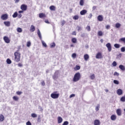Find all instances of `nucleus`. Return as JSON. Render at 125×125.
<instances>
[{"label":"nucleus","instance_id":"obj_61","mask_svg":"<svg viewBox=\"0 0 125 125\" xmlns=\"http://www.w3.org/2000/svg\"><path fill=\"white\" fill-rule=\"evenodd\" d=\"M53 79H54V80H55V79H57V76H56V75L53 76Z\"/></svg>","mask_w":125,"mask_h":125},{"label":"nucleus","instance_id":"obj_31","mask_svg":"<svg viewBox=\"0 0 125 125\" xmlns=\"http://www.w3.org/2000/svg\"><path fill=\"white\" fill-rule=\"evenodd\" d=\"M6 62L7 64H11V63H12V62H11V60L9 59H7L6 60Z\"/></svg>","mask_w":125,"mask_h":125},{"label":"nucleus","instance_id":"obj_39","mask_svg":"<svg viewBox=\"0 0 125 125\" xmlns=\"http://www.w3.org/2000/svg\"><path fill=\"white\" fill-rule=\"evenodd\" d=\"M98 36H103V33L102 32V31H100L98 32Z\"/></svg>","mask_w":125,"mask_h":125},{"label":"nucleus","instance_id":"obj_42","mask_svg":"<svg viewBox=\"0 0 125 125\" xmlns=\"http://www.w3.org/2000/svg\"><path fill=\"white\" fill-rule=\"evenodd\" d=\"M113 83L115 84H119V83H120L119 82V81H118V80H114Z\"/></svg>","mask_w":125,"mask_h":125},{"label":"nucleus","instance_id":"obj_59","mask_svg":"<svg viewBox=\"0 0 125 125\" xmlns=\"http://www.w3.org/2000/svg\"><path fill=\"white\" fill-rule=\"evenodd\" d=\"M105 28L106 29H110V25H107L106 26H105Z\"/></svg>","mask_w":125,"mask_h":125},{"label":"nucleus","instance_id":"obj_32","mask_svg":"<svg viewBox=\"0 0 125 125\" xmlns=\"http://www.w3.org/2000/svg\"><path fill=\"white\" fill-rule=\"evenodd\" d=\"M17 30L18 33H22V28L18 27Z\"/></svg>","mask_w":125,"mask_h":125},{"label":"nucleus","instance_id":"obj_13","mask_svg":"<svg viewBox=\"0 0 125 125\" xmlns=\"http://www.w3.org/2000/svg\"><path fill=\"white\" fill-rule=\"evenodd\" d=\"M46 17V15L45 14H43L42 13L39 14V18H45Z\"/></svg>","mask_w":125,"mask_h":125},{"label":"nucleus","instance_id":"obj_51","mask_svg":"<svg viewBox=\"0 0 125 125\" xmlns=\"http://www.w3.org/2000/svg\"><path fill=\"white\" fill-rule=\"evenodd\" d=\"M41 84L42 86H44V85H45V82H44V81H42L41 82Z\"/></svg>","mask_w":125,"mask_h":125},{"label":"nucleus","instance_id":"obj_57","mask_svg":"<svg viewBox=\"0 0 125 125\" xmlns=\"http://www.w3.org/2000/svg\"><path fill=\"white\" fill-rule=\"evenodd\" d=\"M18 65L19 67H22L23 66V64H22V63H18Z\"/></svg>","mask_w":125,"mask_h":125},{"label":"nucleus","instance_id":"obj_47","mask_svg":"<svg viewBox=\"0 0 125 125\" xmlns=\"http://www.w3.org/2000/svg\"><path fill=\"white\" fill-rule=\"evenodd\" d=\"M121 50L122 52H125V47H122L121 48Z\"/></svg>","mask_w":125,"mask_h":125},{"label":"nucleus","instance_id":"obj_33","mask_svg":"<svg viewBox=\"0 0 125 125\" xmlns=\"http://www.w3.org/2000/svg\"><path fill=\"white\" fill-rule=\"evenodd\" d=\"M31 117L32 118H37L38 115L36 113H32L31 114Z\"/></svg>","mask_w":125,"mask_h":125},{"label":"nucleus","instance_id":"obj_50","mask_svg":"<svg viewBox=\"0 0 125 125\" xmlns=\"http://www.w3.org/2000/svg\"><path fill=\"white\" fill-rule=\"evenodd\" d=\"M16 93H17V94L18 95H20L22 94V92H21V91H17L16 92Z\"/></svg>","mask_w":125,"mask_h":125},{"label":"nucleus","instance_id":"obj_55","mask_svg":"<svg viewBox=\"0 0 125 125\" xmlns=\"http://www.w3.org/2000/svg\"><path fill=\"white\" fill-rule=\"evenodd\" d=\"M42 45H43V46H44L45 47H46L47 46V45H46V43H45V42H42Z\"/></svg>","mask_w":125,"mask_h":125},{"label":"nucleus","instance_id":"obj_4","mask_svg":"<svg viewBox=\"0 0 125 125\" xmlns=\"http://www.w3.org/2000/svg\"><path fill=\"white\" fill-rule=\"evenodd\" d=\"M28 8V6L26 4H21V9L23 11H26Z\"/></svg>","mask_w":125,"mask_h":125},{"label":"nucleus","instance_id":"obj_22","mask_svg":"<svg viewBox=\"0 0 125 125\" xmlns=\"http://www.w3.org/2000/svg\"><path fill=\"white\" fill-rule=\"evenodd\" d=\"M4 121V116L2 114L0 115V122H3Z\"/></svg>","mask_w":125,"mask_h":125},{"label":"nucleus","instance_id":"obj_48","mask_svg":"<svg viewBox=\"0 0 125 125\" xmlns=\"http://www.w3.org/2000/svg\"><path fill=\"white\" fill-rule=\"evenodd\" d=\"M112 65L113 66H114V67H116V66H117V62H113L112 63Z\"/></svg>","mask_w":125,"mask_h":125},{"label":"nucleus","instance_id":"obj_12","mask_svg":"<svg viewBox=\"0 0 125 125\" xmlns=\"http://www.w3.org/2000/svg\"><path fill=\"white\" fill-rule=\"evenodd\" d=\"M117 93L118 95H122V94H123V90L121 89H118L117 90Z\"/></svg>","mask_w":125,"mask_h":125},{"label":"nucleus","instance_id":"obj_20","mask_svg":"<svg viewBox=\"0 0 125 125\" xmlns=\"http://www.w3.org/2000/svg\"><path fill=\"white\" fill-rule=\"evenodd\" d=\"M35 28L34 26L33 25H31L30 28V32H35Z\"/></svg>","mask_w":125,"mask_h":125},{"label":"nucleus","instance_id":"obj_60","mask_svg":"<svg viewBox=\"0 0 125 125\" xmlns=\"http://www.w3.org/2000/svg\"><path fill=\"white\" fill-rule=\"evenodd\" d=\"M114 76H119V74L117 72H115L114 73Z\"/></svg>","mask_w":125,"mask_h":125},{"label":"nucleus","instance_id":"obj_5","mask_svg":"<svg viewBox=\"0 0 125 125\" xmlns=\"http://www.w3.org/2000/svg\"><path fill=\"white\" fill-rule=\"evenodd\" d=\"M3 40L6 43H9L10 42V39L8 38V37L4 36L3 37Z\"/></svg>","mask_w":125,"mask_h":125},{"label":"nucleus","instance_id":"obj_63","mask_svg":"<svg viewBox=\"0 0 125 125\" xmlns=\"http://www.w3.org/2000/svg\"><path fill=\"white\" fill-rule=\"evenodd\" d=\"M19 1H20V0H15V2L16 3L19 2Z\"/></svg>","mask_w":125,"mask_h":125},{"label":"nucleus","instance_id":"obj_49","mask_svg":"<svg viewBox=\"0 0 125 125\" xmlns=\"http://www.w3.org/2000/svg\"><path fill=\"white\" fill-rule=\"evenodd\" d=\"M65 21L64 20L62 21H61L62 26H64V25H65Z\"/></svg>","mask_w":125,"mask_h":125},{"label":"nucleus","instance_id":"obj_44","mask_svg":"<svg viewBox=\"0 0 125 125\" xmlns=\"http://www.w3.org/2000/svg\"><path fill=\"white\" fill-rule=\"evenodd\" d=\"M55 45H56L55 43L53 42L52 44H51L50 47L51 48L55 47Z\"/></svg>","mask_w":125,"mask_h":125},{"label":"nucleus","instance_id":"obj_41","mask_svg":"<svg viewBox=\"0 0 125 125\" xmlns=\"http://www.w3.org/2000/svg\"><path fill=\"white\" fill-rule=\"evenodd\" d=\"M26 46L28 47H29V46H31V42L30 41L27 42V44H26Z\"/></svg>","mask_w":125,"mask_h":125},{"label":"nucleus","instance_id":"obj_16","mask_svg":"<svg viewBox=\"0 0 125 125\" xmlns=\"http://www.w3.org/2000/svg\"><path fill=\"white\" fill-rule=\"evenodd\" d=\"M110 119L111 121H116L117 120V116L115 115H112L110 117Z\"/></svg>","mask_w":125,"mask_h":125},{"label":"nucleus","instance_id":"obj_3","mask_svg":"<svg viewBox=\"0 0 125 125\" xmlns=\"http://www.w3.org/2000/svg\"><path fill=\"white\" fill-rule=\"evenodd\" d=\"M56 93H57V92H54V93H52L51 94V98H53V99H57L59 97V94Z\"/></svg>","mask_w":125,"mask_h":125},{"label":"nucleus","instance_id":"obj_30","mask_svg":"<svg viewBox=\"0 0 125 125\" xmlns=\"http://www.w3.org/2000/svg\"><path fill=\"white\" fill-rule=\"evenodd\" d=\"M120 46L119 44L116 43L114 44V47H115V48H120Z\"/></svg>","mask_w":125,"mask_h":125},{"label":"nucleus","instance_id":"obj_6","mask_svg":"<svg viewBox=\"0 0 125 125\" xmlns=\"http://www.w3.org/2000/svg\"><path fill=\"white\" fill-rule=\"evenodd\" d=\"M1 19H2V20H7V19H8V15L7 14L2 15Z\"/></svg>","mask_w":125,"mask_h":125},{"label":"nucleus","instance_id":"obj_1","mask_svg":"<svg viewBox=\"0 0 125 125\" xmlns=\"http://www.w3.org/2000/svg\"><path fill=\"white\" fill-rule=\"evenodd\" d=\"M14 55L15 56L14 59V61L16 62H19V61H20V59H21V54L17 51L14 53Z\"/></svg>","mask_w":125,"mask_h":125},{"label":"nucleus","instance_id":"obj_2","mask_svg":"<svg viewBox=\"0 0 125 125\" xmlns=\"http://www.w3.org/2000/svg\"><path fill=\"white\" fill-rule=\"evenodd\" d=\"M81 79V73L80 72L76 73L73 78V82L76 83L79 82Z\"/></svg>","mask_w":125,"mask_h":125},{"label":"nucleus","instance_id":"obj_17","mask_svg":"<svg viewBox=\"0 0 125 125\" xmlns=\"http://www.w3.org/2000/svg\"><path fill=\"white\" fill-rule=\"evenodd\" d=\"M87 12V11L86 10H83L80 12L81 15H85Z\"/></svg>","mask_w":125,"mask_h":125},{"label":"nucleus","instance_id":"obj_23","mask_svg":"<svg viewBox=\"0 0 125 125\" xmlns=\"http://www.w3.org/2000/svg\"><path fill=\"white\" fill-rule=\"evenodd\" d=\"M71 42H73V43H77V38H73L71 39Z\"/></svg>","mask_w":125,"mask_h":125},{"label":"nucleus","instance_id":"obj_15","mask_svg":"<svg viewBox=\"0 0 125 125\" xmlns=\"http://www.w3.org/2000/svg\"><path fill=\"white\" fill-rule=\"evenodd\" d=\"M63 122V119H62V117L59 116L58 117V124H61Z\"/></svg>","mask_w":125,"mask_h":125},{"label":"nucleus","instance_id":"obj_24","mask_svg":"<svg viewBox=\"0 0 125 125\" xmlns=\"http://www.w3.org/2000/svg\"><path fill=\"white\" fill-rule=\"evenodd\" d=\"M119 42H124V43H125V38H122L120 39Z\"/></svg>","mask_w":125,"mask_h":125},{"label":"nucleus","instance_id":"obj_56","mask_svg":"<svg viewBox=\"0 0 125 125\" xmlns=\"http://www.w3.org/2000/svg\"><path fill=\"white\" fill-rule=\"evenodd\" d=\"M26 125H32V123H31V122L30 121H28L26 123Z\"/></svg>","mask_w":125,"mask_h":125},{"label":"nucleus","instance_id":"obj_54","mask_svg":"<svg viewBox=\"0 0 125 125\" xmlns=\"http://www.w3.org/2000/svg\"><path fill=\"white\" fill-rule=\"evenodd\" d=\"M72 35L73 36H76L77 35V33H76V31H73L72 33Z\"/></svg>","mask_w":125,"mask_h":125},{"label":"nucleus","instance_id":"obj_37","mask_svg":"<svg viewBox=\"0 0 125 125\" xmlns=\"http://www.w3.org/2000/svg\"><path fill=\"white\" fill-rule=\"evenodd\" d=\"M86 29L88 31V32H90L91 29H90V26L89 25H87L86 27Z\"/></svg>","mask_w":125,"mask_h":125},{"label":"nucleus","instance_id":"obj_36","mask_svg":"<svg viewBox=\"0 0 125 125\" xmlns=\"http://www.w3.org/2000/svg\"><path fill=\"white\" fill-rule=\"evenodd\" d=\"M120 100H121V101H122V102H125V96H123V97H121Z\"/></svg>","mask_w":125,"mask_h":125},{"label":"nucleus","instance_id":"obj_7","mask_svg":"<svg viewBox=\"0 0 125 125\" xmlns=\"http://www.w3.org/2000/svg\"><path fill=\"white\" fill-rule=\"evenodd\" d=\"M105 46L107 47L109 52H111V51H112V46H111V43H107V44H106Z\"/></svg>","mask_w":125,"mask_h":125},{"label":"nucleus","instance_id":"obj_46","mask_svg":"<svg viewBox=\"0 0 125 125\" xmlns=\"http://www.w3.org/2000/svg\"><path fill=\"white\" fill-rule=\"evenodd\" d=\"M77 30L78 31V32H80V31H82V27L79 26H78Z\"/></svg>","mask_w":125,"mask_h":125},{"label":"nucleus","instance_id":"obj_38","mask_svg":"<svg viewBox=\"0 0 125 125\" xmlns=\"http://www.w3.org/2000/svg\"><path fill=\"white\" fill-rule=\"evenodd\" d=\"M99 108H100V105L98 104L96 107V111H99Z\"/></svg>","mask_w":125,"mask_h":125},{"label":"nucleus","instance_id":"obj_28","mask_svg":"<svg viewBox=\"0 0 125 125\" xmlns=\"http://www.w3.org/2000/svg\"><path fill=\"white\" fill-rule=\"evenodd\" d=\"M79 18H80V17L79 16V15H75L73 17V19L74 20H78Z\"/></svg>","mask_w":125,"mask_h":125},{"label":"nucleus","instance_id":"obj_45","mask_svg":"<svg viewBox=\"0 0 125 125\" xmlns=\"http://www.w3.org/2000/svg\"><path fill=\"white\" fill-rule=\"evenodd\" d=\"M72 58H76L77 57V54L76 53L72 54Z\"/></svg>","mask_w":125,"mask_h":125},{"label":"nucleus","instance_id":"obj_27","mask_svg":"<svg viewBox=\"0 0 125 125\" xmlns=\"http://www.w3.org/2000/svg\"><path fill=\"white\" fill-rule=\"evenodd\" d=\"M13 99L14 101H18V100H19V98L18 96H14L13 97Z\"/></svg>","mask_w":125,"mask_h":125},{"label":"nucleus","instance_id":"obj_53","mask_svg":"<svg viewBox=\"0 0 125 125\" xmlns=\"http://www.w3.org/2000/svg\"><path fill=\"white\" fill-rule=\"evenodd\" d=\"M75 96H76V95H75L74 94H72L70 95L69 97L70 98H72V97H75Z\"/></svg>","mask_w":125,"mask_h":125},{"label":"nucleus","instance_id":"obj_52","mask_svg":"<svg viewBox=\"0 0 125 125\" xmlns=\"http://www.w3.org/2000/svg\"><path fill=\"white\" fill-rule=\"evenodd\" d=\"M41 115H39L38 117V119H37L38 122H40L41 121Z\"/></svg>","mask_w":125,"mask_h":125},{"label":"nucleus","instance_id":"obj_64","mask_svg":"<svg viewBox=\"0 0 125 125\" xmlns=\"http://www.w3.org/2000/svg\"><path fill=\"white\" fill-rule=\"evenodd\" d=\"M91 17H92V14H90L88 18H91Z\"/></svg>","mask_w":125,"mask_h":125},{"label":"nucleus","instance_id":"obj_10","mask_svg":"<svg viewBox=\"0 0 125 125\" xmlns=\"http://www.w3.org/2000/svg\"><path fill=\"white\" fill-rule=\"evenodd\" d=\"M116 114L118 116H122V110L120 108L116 110Z\"/></svg>","mask_w":125,"mask_h":125},{"label":"nucleus","instance_id":"obj_19","mask_svg":"<svg viewBox=\"0 0 125 125\" xmlns=\"http://www.w3.org/2000/svg\"><path fill=\"white\" fill-rule=\"evenodd\" d=\"M84 59L85 61H87L89 59V56L87 54H86L84 55Z\"/></svg>","mask_w":125,"mask_h":125},{"label":"nucleus","instance_id":"obj_18","mask_svg":"<svg viewBox=\"0 0 125 125\" xmlns=\"http://www.w3.org/2000/svg\"><path fill=\"white\" fill-rule=\"evenodd\" d=\"M4 24L6 26V27H9L10 26V21H4Z\"/></svg>","mask_w":125,"mask_h":125},{"label":"nucleus","instance_id":"obj_26","mask_svg":"<svg viewBox=\"0 0 125 125\" xmlns=\"http://www.w3.org/2000/svg\"><path fill=\"white\" fill-rule=\"evenodd\" d=\"M74 69L75 71H78V70H80V69H81V66L77 65H76V67H75Z\"/></svg>","mask_w":125,"mask_h":125},{"label":"nucleus","instance_id":"obj_8","mask_svg":"<svg viewBox=\"0 0 125 125\" xmlns=\"http://www.w3.org/2000/svg\"><path fill=\"white\" fill-rule=\"evenodd\" d=\"M103 57L102 53L101 52H98L96 56V58L97 59H101Z\"/></svg>","mask_w":125,"mask_h":125},{"label":"nucleus","instance_id":"obj_58","mask_svg":"<svg viewBox=\"0 0 125 125\" xmlns=\"http://www.w3.org/2000/svg\"><path fill=\"white\" fill-rule=\"evenodd\" d=\"M44 22H45V23H47V24H49V21H48V20H45Z\"/></svg>","mask_w":125,"mask_h":125},{"label":"nucleus","instance_id":"obj_35","mask_svg":"<svg viewBox=\"0 0 125 125\" xmlns=\"http://www.w3.org/2000/svg\"><path fill=\"white\" fill-rule=\"evenodd\" d=\"M83 3H84V1H83V0H80V5L83 6Z\"/></svg>","mask_w":125,"mask_h":125},{"label":"nucleus","instance_id":"obj_11","mask_svg":"<svg viewBox=\"0 0 125 125\" xmlns=\"http://www.w3.org/2000/svg\"><path fill=\"white\" fill-rule=\"evenodd\" d=\"M100 121L99 120H95L94 121V125H100Z\"/></svg>","mask_w":125,"mask_h":125},{"label":"nucleus","instance_id":"obj_25","mask_svg":"<svg viewBox=\"0 0 125 125\" xmlns=\"http://www.w3.org/2000/svg\"><path fill=\"white\" fill-rule=\"evenodd\" d=\"M119 68H120V69H121V70H122V71H125V66H124L123 65H119Z\"/></svg>","mask_w":125,"mask_h":125},{"label":"nucleus","instance_id":"obj_34","mask_svg":"<svg viewBox=\"0 0 125 125\" xmlns=\"http://www.w3.org/2000/svg\"><path fill=\"white\" fill-rule=\"evenodd\" d=\"M90 78L91 80H94V79H95V75L94 74H92L90 75Z\"/></svg>","mask_w":125,"mask_h":125},{"label":"nucleus","instance_id":"obj_29","mask_svg":"<svg viewBox=\"0 0 125 125\" xmlns=\"http://www.w3.org/2000/svg\"><path fill=\"white\" fill-rule=\"evenodd\" d=\"M13 18H16V17H17V16H18V13H17V12H15L14 14L12 15Z\"/></svg>","mask_w":125,"mask_h":125},{"label":"nucleus","instance_id":"obj_43","mask_svg":"<svg viewBox=\"0 0 125 125\" xmlns=\"http://www.w3.org/2000/svg\"><path fill=\"white\" fill-rule=\"evenodd\" d=\"M69 122L68 121H65L63 122L62 125H68Z\"/></svg>","mask_w":125,"mask_h":125},{"label":"nucleus","instance_id":"obj_21","mask_svg":"<svg viewBox=\"0 0 125 125\" xmlns=\"http://www.w3.org/2000/svg\"><path fill=\"white\" fill-rule=\"evenodd\" d=\"M49 8L52 11H55L56 10V7H55L54 5H51L50 6Z\"/></svg>","mask_w":125,"mask_h":125},{"label":"nucleus","instance_id":"obj_14","mask_svg":"<svg viewBox=\"0 0 125 125\" xmlns=\"http://www.w3.org/2000/svg\"><path fill=\"white\" fill-rule=\"evenodd\" d=\"M37 34H38V37H39V39L41 40H42V34H41V31H40V29H38Z\"/></svg>","mask_w":125,"mask_h":125},{"label":"nucleus","instance_id":"obj_9","mask_svg":"<svg viewBox=\"0 0 125 125\" xmlns=\"http://www.w3.org/2000/svg\"><path fill=\"white\" fill-rule=\"evenodd\" d=\"M104 18H103V16L102 15H99L97 17V20L98 21H100V22H102L103 21Z\"/></svg>","mask_w":125,"mask_h":125},{"label":"nucleus","instance_id":"obj_40","mask_svg":"<svg viewBox=\"0 0 125 125\" xmlns=\"http://www.w3.org/2000/svg\"><path fill=\"white\" fill-rule=\"evenodd\" d=\"M116 28H120L121 27V24L119 23H117L115 24Z\"/></svg>","mask_w":125,"mask_h":125},{"label":"nucleus","instance_id":"obj_62","mask_svg":"<svg viewBox=\"0 0 125 125\" xmlns=\"http://www.w3.org/2000/svg\"><path fill=\"white\" fill-rule=\"evenodd\" d=\"M85 34L84 33H83V34H82L81 35V37H82V38H84V37H85Z\"/></svg>","mask_w":125,"mask_h":125}]
</instances>
